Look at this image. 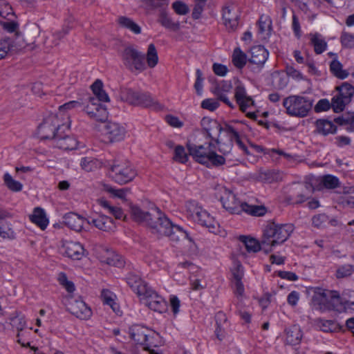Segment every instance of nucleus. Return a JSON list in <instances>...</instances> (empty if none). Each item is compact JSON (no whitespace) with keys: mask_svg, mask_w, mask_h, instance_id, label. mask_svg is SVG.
I'll list each match as a JSON object with an SVG mask.
<instances>
[{"mask_svg":"<svg viewBox=\"0 0 354 354\" xmlns=\"http://www.w3.org/2000/svg\"><path fill=\"white\" fill-rule=\"evenodd\" d=\"M201 123L210 141L216 142L218 151L222 154L226 155L231 151L233 140H235L241 148H243L241 140V122L232 121L222 126L217 120L205 117Z\"/></svg>","mask_w":354,"mask_h":354,"instance_id":"1","label":"nucleus"},{"mask_svg":"<svg viewBox=\"0 0 354 354\" xmlns=\"http://www.w3.org/2000/svg\"><path fill=\"white\" fill-rule=\"evenodd\" d=\"M151 219L147 225L151 232L158 237L167 236L173 242L188 238V234L181 227L174 225L165 213L155 207L152 209Z\"/></svg>","mask_w":354,"mask_h":354,"instance_id":"2","label":"nucleus"},{"mask_svg":"<svg viewBox=\"0 0 354 354\" xmlns=\"http://www.w3.org/2000/svg\"><path fill=\"white\" fill-rule=\"evenodd\" d=\"M127 282L140 297L141 301L150 309L160 313L166 310V303L164 299L148 286L140 277L134 274H129L127 277Z\"/></svg>","mask_w":354,"mask_h":354,"instance_id":"3","label":"nucleus"},{"mask_svg":"<svg viewBox=\"0 0 354 354\" xmlns=\"http://www.w3.org/2000/svg\"><path fill=\"white\" fill-rule=\"evenodd\" d=\"M187 147L189 156L197 162L208 167H218L225 162V155L218 154L214 150V145L211 141L205 143L189 142Z\"/></svg>","mask_w":354,"mask_h":354,"instance_id":"4","label":"nucleus"},{"mask_svg":"<svg viewBox=\"0 0 354 354\" xmlns=\"http://www.w3.org/2000/svg\"><path fill=\"white\" fill-rule=\"evenodd\" d=\"M308 292L312 295L310 305L313 309L320 312L339 311L342 297L337 291L319 287H310Z\"/></svg>","mask_w":354,"mask_h":354,"instance_id":"5","label":"nucleus"},{"mask_svg":"<svg viewBox=\"0 0 354 354\" xmlns=\"http://www.w3.org/2000/svg\"><path fill=\"white\" fill-rule=\"evenodd\" d=\"M183 213L187 218L206 227L212 232H215L218 225L214 218L195 201L185 202Z\"/></svg>","mask_w":354,"mask_h":354,"instance_id":"6","label":"nucleus"},{"mask_svg":"<svg viewBox=\"0 0 354 354\" xmlns=\"http://www.w3.org/2000/svg\"><path fill=\"white\" fill-rule=\"evenodd\" d=\"M68 128V118H59L57 114H51L44 119L38 127L37 135L41 140L55 139L62 130Z\"/></svg>","mask_w":354,"mask_h":354,"instance_id":"7","label":"nucleus"},{"mask_svg":"<svg viewBox=\"0 0 354 354\" xmlns=\"http://www.w3.org/2000/svg\"><path fill=\"white\" fill-rule=\"evenodd\" d=\"M313 104V100L301 95H290L283 102V106L286 113L290 115L298 118H304L308 115Z\"/></svg>","mask_w":354,"mask_h":354,"instance_id":"8","label":"nucleus"},{"mask_svg":"<svg viewBox=\"0 0 354 354\" xmlns=\"http://www.w3.org/2000/svg\"><path fill=\"white\" fill-rule=\"evenodd\" d=\"M121 57L124 65L132 73H140L147 68L145 55L133 46L124 47Z\"/></svg>","mask_w":354,"mask_h":354,"instance_id":"9","label":"nucleus"},{"mask_svg":"<svg viewBox=\"0 0 354 354\" xmlns=\"http://www.w3.org/2000/svg\"><path fill=\"white\" fill-rule=\"evenodd\" d=\"M110 177L118 184H126L136 176L133 167L126 160H115L110 167Z\"/></svg>","mask_w":354,"mask_h":354,"instance_id":"10","label":"nucleus"},{"mask_svg":"<svg viewBox=\"0 0 354 354\" xmlns=\"http://www.w3.org/2000/svg\"><path fill=\"white\" fill-rule=\"evenodd\" d=\"M269 56V52L262 45L252 46L245 53V66L254 73H259L263 67Z\"/></svg>","mask_w":354,"mask_h":354,"instance_id":"11","label":"nucleus"},{"mask_svg":"<svg viewBox=\"0 0 354 354\" xmlns=\"http://www.w3.org/2000/svg\"><path fill=\"white\" fill-rule=\"evenodd\" d=\"M294 230L292 224H277L274 222L268 223L263 230L264 236L272 239L277 245L284 243Z\"/></svg>","mask_w":354,"mask_h":354,"instance_id":"12","label":"nucleus"},{"mask_svg":"<svg viewBox=\"0 0 354 354\" xmlns=\"http://www.w3.org/2000/svg\"><path fill=\"white\" fill-rule=\"evenodd\" d=\"M216 197L223 204V207L232 214H240L243 210V203L236 198V196L231 191L223 186L216 188Z\"/></svg>","mask_w":354,"mask_h":354,"instance_id":"13","label":"nucleus"},{"mask_svg":"<svg viewBox=\"0 0 354 354\" xmlns=\"http://www.w3.org/2000/svg\"><path fill=\"white\" fill-rule=\"evenodd\" d=\"M26 46V44L24 37L19 34H14L11 37L2 38L0 40V59L20 52Z\"/></svg>","mask_w":354,"mask_h":354,"instance_id":"14","label":"nucleus"},{"mask_svg":"<svg viewBox=\"0 0 354 354\" xmlns=\"http://www.w3.org/2000/svg\"><path fill=\"white\" fill-rule=\"evenodd\" d=\"M126 100L129 104L135 106L151 108L154 110L162 109V106L158 102L145 93L129 89L127 91Z\"/></svg>","mask_w":354,"mask_h":354,"instance_id":"15","label":"nucleus"},{"mask_svg":"<svg viewBox=\"0 0 354 354\" xmlns=\"http://www.w3.org/2000/svg\"><path fill=\"white\" fill-rule=\"evenodd\" d=\"M130 337L136 343L147 346H155L152 341L155 332L138 324L131 326L129 330Z\"/></svg>","mask_w":354,"mask_h":354,"instance_id":"16","label":"nucleus"},{"mask_svg":"<svg viewBox=\"0 0 354 354\" xmlns=\"http://www.w3.org/2000/svg\"><path fill=\"white\" fill-rule=\"evenodd\" d=\"M84 111L92 119L99 122H104L108 118V112L105 106L97 102L93 97L88 98V102L84 106Z\"/></svg>","mask_w":354,"mask_h":354,"instance_id":"17","label":"nucleus"},{"mask_svg":"<svg viewBox=\"0 0 354 354\" xmlns=\"http://www.w3.org/2000/svg\"><path fill=\"white\" fill-rule=\"evenodd\" d=\"M125 127L118 122H108L103 124L102 133L110 142H119L124 139Z\"/></svg>","mask_w":354,"mask_h":354,"instance_id":"18","label":"nucleus"},{"mask_svg":"<svg viewBox=\"0 0 354 354\" xmlns=\"http://www.w3.org/2000/svg\"><path fill=\"white\" fill-rule=\"evenodd\" d=\"M314 191V188L310 183H305L304 185L298 184L294 188V194L287 196L286 201L289 204H299L306 201L309 195Z\"/></svg>","mask_w":354,"mask_h":354,"instance_id":"19","label":"nucleus"},{"mask_svg":"<svg viewBox=\"0 0 354 354\" xmlns=\"http://www.w3.org/2000/svg\"><path fill=\"white\" fill-rule=\"evenodd\" d=\"M68 310L81 319H88L92 315L91 308L82 299L72 298L68 302Z\"/></svg>","mask_w":354,"mask_h":354,"instance_id":"20","label":"nucleus"},{"mask_svg":"<svg viewBox=\"0 0 354 354\" xmlns=\"http://www.w3.org/2000/svg\"><path fill=\"white\" fill-rule=\"evenodd\" d=\"M61 252L71 259L78 260L84 255V249L80 243L64 241L61 247Z\"/></svg>","mask_w":354,"mask_h":354,"instance_id":"21","label":"nucleus"},{"mask_svg":"<svg viewBox=\"0 0 354 354\" xmlns=\"http://www.w3.org/2000/svg\"><path fill=\"white\" fill-rule=\"evenodd\" d=\"M315 129L314 133L323 136L330 134L334 135L337 132V127L327 118L317 119L315 122Z\"/></svg>","mask_w":354,"mask_h":354,"instance_id":"22","label":"nucleus"},{"mask_svg":"<svg viewBox=\"0 0 354 354\" xmlns=\"http://www.w3.org/2000/svg\"><path fill=\"white\" fill-rule=\"evenodd\" d=\"M232 286L234 288V292L238 297L242 298L243 288L242 286L243 272L241 270V263L240 261L234 262V268L232 269Z\"/></svg>","mask_w":354,"mask_h":354,"instance_id":"23","label":"nucleus"},{"mask_svg":"<svg viewBox=\"0 0 354 354\" xmlns=\"http://www.w3.org/2000/svg\"><path fill=\"white\" fill-rule=\"evenodd\" d=\"M87 223L93 225L96 228L105 232L111 231L114 228L113 219L103 214L99 215L96 218L87 220Z\"/></svg>","mask_w":354,"mask_h":354,"instance_id":"24","label":"nucleus"},{"mask_svg":"<svg viewBox=\"0 0 354 354\" xmlns=\"http://www.w3.org/2000/svg\"><path fill=\"white\" fill-rule=\"evenodd\" d=\"M230 88V84L226 81L222 80L220 82L214 84L211 88V91L216 95L220 100L232 107L231 102L225 95V93L229 92Z\"/></svg>","mask_w":354,"mask_h":354,"instance_id":"25","label":"nucleus"},{"mask_svg":"<svg viewBox=\"0 0 354 354\" xmlns=\"http://www.w3.org/2000/svg\"><path fill=\"white\" fill-rule=\"evenodd\" d=\"M64 131L62 130L55 139V145L63 150H73L77 148V141L75 138L71 136H64L62 133Z\"/></svg>","mask_w":354,"mask_h":354,"instance_id":"26","label":"nucleus"},{"mask_svg":"<svg viewBox=\"0 0 354 354\" xmlns=\"http://www.w3.org/2000/svg\"><path fill=\"white\" fill-rule=\"evenodd\" d=\"M85 219L80 215L70 212L64 216V223L71 230L80 232L83 228Z\"/></svg>","mask_w":354,"mask_h":354,"instance_id":"27","label":"nucleus"},{"mask_svg":"<svg viewBox=\"0 0 354 354\" xmlns=\"http://www.w3.org/2000/svg\"><path fill=\"white\" fill-rule=\"evenodd\" d=\"M223 19L224 25L229 30H234L238 26V16L234 8H223Z\"/></svg>","mask_w":354,"mask_h":354,"instance_id":"28","label":"nucleus"},{"mask_svg":"<svg viewBox=\"0 0 354 354\" xmlns=\"http://www.w3.org/2000/svg\"><path fill=\"white\" fill-rule=\"evenodd\" d=\"M302 337L303 333L299 325H292L286 329V342L288 344L298 345Z\"/></svg>","mask_w":354,"mask_h":354,"instance_id":"29","label":"nucleus"},{"mask_svg":"<svg viewBox=\"0 0 354 354\" xmlns=\"http://www.w3.org/2000/svg\"><path fill=\"white\" fill-rule=\"evenodd\" d=\"M258 32L264 38L269 37L272 32V21L268 15L263 14L260 16L258 21Z\"/></svg>","mask_w":354,"mask_h":354,"instance_id":"30","label":"nucleus"},{"mask_svg":"<svg viewBox=\"0 0 354 354\" xmlns=\"http://www.w3.org/2000/svg\"><path fill=\"white\" fill-rule=\"evenodd\" d=\"M316 326L324 333H337L342 330V326L335 320H328L322 318L315 319Z\"/></svg>","mask_w":354,"mask_h":354,"instance_id":"31","label":"nucleus"},{"mask_svg":"<svg viewBox=\"0 0 354 354\" xmlns=\"http://www.w3.org/2000/svg\"><path fill=\"white\" fill-rule=\"evenodd\" d=\"M68 27H64L59 30L55 31L50 36L46 37L44 45L47 48L57 46L60 40L68 34Z\"/></svg>","mask_w":354,"mask_h":354,"instance_id":"32","label":"nucleus"},{"mask_svg":"<svg viewBox=\"0 0 354 354\" xmlns=\"http://www.w3.org/2000/svg\"><path fill=\"white\" fill-rule=\"evenodd\" d=\"M97 204L102 207L107 213L113 216L116 219H122L124 218L122 209L117 206L112 205L108 201L101 198L97 199Z\"/></svg>","mask_w":354,"mask_h":354,"instance_id":"33","label":"nucleus"},{"mask_svg":"<svg viewBox=\"0 0 354 354\" xmlns=\"http://www.w3.org/2000/svg\"><path fill=\"white\" fill-rule=\"evenodd\" d=\"M131 214L134 221L138 223H145L147 226L148 225L149 222L153 219V216H151L152 212H144L138 206H131Z\"/></svg>","mask_w":354,"mask_h":354,"instance_id":"34","label":"nucleus"},{"mask_svg":"<svg viewBox=\"0 0 354 354\" xmlns=\"http://www.w3.org/2000/svg\"><path fill=\"white\" fill-rule=\"evenodd\" d=\"M261 180L266 183H272L282 180V174L274 169L261 171L259 175Z\"/></svg>","mask_w":354,"mask_h":354,"instance_id":"35","label":"nucleus"},{"mask_svg":"<svg viewBox=\"0 0 354 354\" xmlns=\"http://www.w3.org/2000/svg\"><path fill=\"white\" fill-rule=\"evenodd\" d=\"M117 22L121 28L128 29L136 35L141 33L140 26L131 18L120 16L118 18Z\"/></svg>","mask_w":354,"mask_h":354,"instance_id":"36","label":"nucleus"},{"mask_svg":"<svg viewBox=\"0 0 354 354\" xmlns=\"http://www.w3.org/2000/svg\"><path fill=\"white\" fill-rule=\"evenodd\" d=\"M30 218L31 221L38 225L41 230H44L48 225V221L44 210L41 208H35Z\"/></svg>","mask_w":354,"mask_h":354,"instance_id":"37","label":"nucleus"},{"mask_svg":"<svg viewBox=\"0 0 354 354\" xmlns=\"http://www.w3.org/2000/svg\"><path fill=\"white\" fill-rule=\"evenodd\" d=\"M337 91V95L351 102L354 95V87L348 82H344L335 88Z\"/></svg>","mask_w":354,"mask_h":354,"instance_id":"38","label":"nucleus"},{"mask_svg":"<svg viewBox=\"0 0 354 354\" xmlns=\"http://www.w3.org/2000/svg\"><path fill=\"white\" fill-rule=\"evenodd\" d=\"M342 68V64L337 59L332 60L330 64V71L335 77L340 80L346 79L349 75V73Z\"/></svg>","mask_w":354,"mask_h":354,"instance_id":"39","label":"nucleus"},{"mask_svg":"<svg viewBox=\"0 0 354 354\" xmlns=\"http://www.w3.org/2000/svg\"><path fill=\"white\" fill-rule=\"evenodd\" d=\"M103 84L102 82L97 80L92 85L91 89L93 92V94L97 99V102H109V97L107 93L102 88Z\"/></svg>","mask_w":354,"mask_h":354,"instance_id":"40","label":"nucleus"},{"mask_svg":"<svg viewBox=\"0 0 354 354\" xmlns=\"http://www.w3.org/2000/svg\"><path fill=\"white\" fill-rule=\"evenodd\" d=\"M81 168L86 172L93 171L101 167V162L92 157H84L80 161Z\"/></svg>","mask_w":354,"mask_h":354,"instance_id":"41","label":"nucleus"},{"mask_svg":"<svg viewBox=\"0 0 354 354\" xmlns=\"http://www.w3.org/2000/svg\"><path fill=\"white\" fill-rule=\"evenodd\" d=\"M268 212L267 207L263 205H250L245 202V213L252 216H263Z\"/></svg>","mask_w":354,"mask_h":354,"instance_id":"42","label":"nucleus"},{"mask_svg":"<svg viewBox=\"0 0 354 354\" xmlns=\"http://www.w3.org/2000/svg\"><path fill=\"white\" fill-rule=\"evenodd\" d=\"M310 42L314 47L315 53L317 55L322 54L326 49L327 43L322 38L319 34L315 33L313 35Z\"/></svg>","mask_w":354,"mask_h":354,"instance_id":"43","label":"nucleus"},{"mask_svg":"<svg viewBox=\"0 0 354 354\" xmlns=\"http://www.w3.org/2000/svg\"><path fill=\"white\" fill-rule=\"evenodd\" d=\"M147 65L149 68H154L158 63V55L156 46L153 44L148 46L146 55Z\"/></svg>","mask_w":354,"mask_h":354,"instance_id":"44","label":"nucleus"},{"mask_svg":"<svg viewBox=\"0 0 354 354\" xmlns=\"http://www.w3.org/2000/svg\"><path fill=\"white\" fill-rule=\"evenodd\" d=\"M158 21L162 26L171 30L177 31L180 29L179 22L173 21L172 19L164 12L160 13Z\"/></svg>","mask_w":354,"mask_h":354,"instance_id":"45","label":"nucleus"},{"mask_svg":"<svg viewBox=\"0 0 354 354\" xmlns=\"http://www.w3.org/2000/svg\"><path fill=\"white\" fill-rule=\"evenodd\" d=\"M189 155L183 146L176 145L174 147V153L173 159L179 163L185 164L189 160Z\"/></svg>","mask_w":354,"mask_h":354,"instance_id":"46","label":"nucleus"},{"mask_svg":"<svg viewBox=\"0 0 354 354\" xmlns=\"http://www.w3.org/2000/svg\"><path fill=\"white\" fill-rule=\"evenodd\" d=\"M83 102L79 100H73L65 103L59 107V111L57 115L61 118H66L68 115H64V113L68 110L82 107Z\"/></svg>","mask_w":354,"mask_h":354,"instance_id":"47","label":"nucleus"},{"mask_svg":"<svg viewBox=\"0 0 354 354\" xmlns=\"http://www.w3.org/2000/svg\"><path fill=\"white\" fill-rule=\"evenodd\" d=\"M104 190L111 194L113 197L120 198L122 201L126 200V196L129 192V189L127 188L115 189L111 185H104Z\"/></svg>","mask_w":354,"mask_h":354,"instance_id":"48","label":"nucleus"},{"mask_svg":"<svg viewBox=\"0 0 354 354\" xmlns=\"http://www.w3.org/2000/svg\"><path fill=\"white\" fill-rule=\"evenodd\" d=\"M3 180L6 187L12 192H20L23 188V185L15 180L8 173L4 174Z\"/></svg>","mask_w":354,"mask_h":354,"instance_id":"49","label":"nucleus"},{"mask_svg":"<svg viewBox=\"0 0 354 354\" xmlns=\"http://www.w3.org/2000/svg\"><path fill=\"white\" fill-rule=\"evenodd\" d=\"M232 63L239 70L243 68V52L239 46L235 48L232 53Z\"/></svg>","mask_w":354,"mask_h":354,"instance_id":"50","label":"nucleus"},{"mask_svg":"<svg viewBox=\"0 0 354 354\" xmlns=\"http://www.w3.org/2000/svg\"><path fill=\"white\" fill-rule=\"evenodd\" d=\"M245 248L248 252L254 253L261 250L260 242L250 236H245Z\"/></svg>","mask_w":354,"mask_h":354,"instance_id":"51","label":"nucleus"},{"mask_svg":"<svg viewBox=\"0 0 354 354\" xmlns=\"http://www.w3.org/2000/svg\"><path fill=\"white\" fill-rule=\"evenodd\" d=\"M102 297L104 304L109 305L117 314L119 313L118 306L114 300L115 295L112 292L109 290H103Z\"/></svg>","mask_w":354,"mask_h":354,"instance_id":"52","label":"nucleus"},{"mask_svg":"<svg viewBox=\"0 0 354 354\" xmlns=\"http://www.w3.org/2000/svg\"><path fill=\"white\" fill-rule=\"evenodd\" d=\"M350 102L344 100L342 97L335 95L331 99V106L335 113H340L345 109L346 105L349 104Z\"/></svg>","mask_w":354,"mask_h":354,"instance_id":"53","label":"nucleus"},{"mask_svg":"<svg viewBox=\"0 0 354 354\" xmlns=\"http://www.w3.org/2000/svg\"><path fill=\"white\" fill-rule=\"evenodd\" d=\"M288 84L287 77L279 73H274L272 75V85L277 90L283 89Z\"/></svg>","mask_w":354,"mask_h":354,"instance_id":"54","label":"nucleus"},{"mask_svg":"<svg viewBox=\"0 0 354 354\" xmlns=\"http://www.w3.org/2000/svg\"><path fill=\"white\" fill-rule=\"evenodd\" d=\"M234 82L236 84L234 97L240 110L243 112V87L238 79H234Z\"/></svg>","mask_w":354,"mask_h":354,"instance_id":"55","label":"nucleus"},{"mask_svg":"<svg viewBox=\"0 0 354 354\" xmlns=\"http://www.w3.org/2000/svg\"><path fill=\"white\" fill-rule=\"evenodd\" d=\"M340 42L344 48H354V34L342 31L340 36Z\"/></svg>","mask_w":354,"mask_h":354,"instance_id":"56","label":"nucleus"},{"mask_svg":"<svg viewBox=\"0 0 354 354\" xmlns=\"http://www.w3.org/2000/svg\"><path fill=\"white\" fill-rule=\"evenodd\" d=\"M322 183L327 189H335L339 187V180L337 177L327 174L322 177Z\"/></svg>","mask_w":354,"mask_h":354,"instance_id":"57","label":"nucleus"},{"mask_svg":"<svg viewBox=\"0 0 354 354\" xmlns=\"http://www.w3.org/2000/svg\"><path fill=\"white\" fill-rule=\"evenodd\" d=\"M0 237L3 239H14L16 237V233L13 230L10 224L6 223L0 225Z\"/></svg>","mask_w":354,"mask_h":354,"instance_id":"58","label":"nucleus"},{"mask_svg":"<svg viewBox=\"0 0 354 354\" xmlns=\"http://www.w3.org/2000/svg\"><path fill=\"white\" fill-rule=\"evenodd\" d=\"M354 272V266L350 264L343 265L339 267L336 271V277L338 279L351 276Z\"/></svg>","mask_w":354,"mask_h":354,"instance_id":"59","label":"nucleus"},{"mask_svg":"<svg viewBox=\"0 0 354 354\" xmlns=\"http://www.w3.org/2000/svg\"><path fill=\"white\" fill-rule=\"evenodd\" d=\"M261 250L266 254H268L272 252V248L277 245L276 243H273L272 239L266 236L263 235V239L260 243Z\"/></svg>","mask_w":354,"mask_h":354,"instance_id":"60","label":"nucleus"},{"mask_svg":"<svg viewBox=\"0 0 354 354\" xmlns=\"http://www.w3.org/2000/svg\"><path fill=\"white\" fill-rule=\"evenodd\" d=\"M195 1L196 4L192 11V17L198 19L203 11L207 0H195Z\"/></svg>","mask_w":354,"mask_h":354,"instance_id":"61","label":"nucleus"},{"mask_svg":"<svg viewBox=\"0 0 354 354\" xmlns=\"http://www.w3.org/2000/svg\"><path fill=\"white\" fill-rule=\"evenodd\" d=\"M172 8L176 14L184 15L189 12L188 6L181 1H177L173 3Z\"/></svg>","mask_w":354,"mask_h":354,"instance_id":"62","label":"nucleus"},{"mask_svg":"<svg viewBox=\"0 0 354 354\" xmlns=\"http://www.w3.org/2000/svg\"><path fill=\"white\" fill-rule=\"evenodd\" d=\"M331 106V102L328 99L319 100L316 105L315 106L314 110L316 113H320L322 111H326L329 110Z\"/></svg>","mask_w":354,"mask_h":354,"instance_id":"63","label":"nucleus"},{"mask_svg":"<svg viewBox=\"0 0 354 354\" xmlns=\"http://www.w3.org/2000/svg\"><path fill=\"white\" fill-rule=\"evenodd\" d=\"M212 71L215 75L220 77H225L227 74L229 69L227 66L224 64L214 63L212 65Z\"/></svg>","mask_w":354,"mask_h":354,"instance_id":"64","label":"nucleus"}]
</instances>
